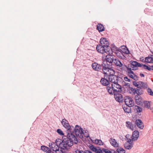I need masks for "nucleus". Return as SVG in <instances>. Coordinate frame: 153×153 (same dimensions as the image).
I'll return each instance as SVG.
<instances>
[{
  "instance_id": "nucleus-1",
  "label": "nucleus",
  "mask_w": 153,
  "mask_h": 153,
  "mask_svg": "<svg viewBox=\"0 0 153 153\" xmlns=\"http://www.w3.org/2000/svg\"><path fill=\"white\" fill-rule=\"evenodd\" d=\"M61 123L63 126L67 129L66 138L69 142H71V146L74 143L76 144L78 143L76 136L80 138H83L84 133L82 129L80 126L76 125L74 128L73 126H70L68 121L65 119H62Z\"/></svg>"
},
{
  "instance_id": "nucleus-2",
  "label": "nucleus",
  "mask_w": 153,
  "mask_h": 153,
  "mask_svg": "<svg viewBox=\"0 0 153 153\" xmlns=\"http://www.w3.org/2000/svg\"><path fill=\"white\" fill-rule=\"evenodd\" d=\"M115 62H114V57L112 54H108L105 57L102 64V71L103 73L109 72L110 74L109 77L110 82L115 84V80L114 76L115 74V71L114 68L111 66L114 65Z\"/></svg>"
},
{
  "instance_id": "nucleus-3",
  "label": "nucleus",
  "mask_w": 153,
  "mask_h": 153,
  "mask_svg": "<svg viewBox=\"0 0 153 153\" xmlns=\"http://www.w3.org/2000/svg\"><path fill=\"white\" fill-rule=\"evenodd\" d=\"M71 142L68 141L66 138H64L63 140L58 139L56 140L55 143H52L49 145L50 148L56 153H65V150L68 149L69 147L71 146Z\"/></svg>"
},
{
  "instance_id": "nucleus-4",
  "label": "nucleus",
  "mask_w": 153,
  "mask_h": 153,
  "mask_svg": "<svg viewBox=\"0 0 153 153\" xmlns=\"http://www.w3.org/2000/svg\"><path fill=\"white\" fill-rule=\"evenodd\" d=\"M96 50L98 52L102 54L106 53L107 54H112L113 53V50L111 47H108L100 44L97 45Z\"/></svg>"
},
{
  "instance_id": "nucleus-5",
  "label": "nucleus",
  "mask_w": 153,
  "mask_h": 153,
  "mask_svg": "<svg viewBox=\"0 0 153 153\" xmlns=\"http://www.w3.org/2000/svg\"><path fill=\"white\" fill-rule=\"evenodd\" d=\"M88 147L91 150L95 152V153H111V151L108 149L103 148L101 149L100 147H95L91 144H90Z\"/></svg>"
},
{
  "instance_id": "nucleus-6",
  "label": "nucleus",
  "mask_w": 153,
  "mask_h": 153,
  "mask_svg": "<svg viewBox=\"0 0 153 153\" xmlns=\"http://www.w3.org/2000/svg\"><path fill=\"white\" fill-rule=\"evenodd\" d=\"M104 77L102 78L100 80L101 83L104 86H106L108 85L109 84V82L108 80L107 79V78L109 77L110 74H109V72H106V73H104ZM109 81L110 82L108 79Z\"/></svg>"
},
{
  "instance_id": "nucleus-7",
  "label": "nucleus",
  "mask_w": 153,
  "mask_h": 153,
  "mask_svg": "<svg viewBox=\"0 0 153 153\" xmlns=\"http://www.w3.org/2000/svg\"><path fill=\"white\" fill-rule=\"evenodd\" d=\"M124 102L126 105L129 106H133L134 105V101L132 99L128 96L125 97L124 98Z\"/></svg>"
},
{
  "instance_id": "nucleus-8",
  "label": "nucleus",
  "mask_w": 153,
  "mask_h": 153,
  "mask_svg": "<svg viewBox=\"0 0 153 153\" xmlns=\"http://www.w3.org/2000/svg\"><path fill=\"white\" fill-rule=\"evenodd\" d=\"M115 54L119 58L123 59H125L126 57L124 55L123 53L122 50L119 49L115 46Z\"/></svg>"
},
{
  "instance_id": "nucleus-9",
  "label": "nucleus",
  "mask_w": 153,
  "mask_h": 153,
  "mask_svg": "<svg viewBox=\"0 0 153 153\" xmlns=\"http://www.w3.org/2000/svg\"><path fill=\"white\" fill-rule=\"evenodd\" d=\"M127 70V75L129 77L135 80H137L138 79V77L134 74V72L131 70V68H128Z\"/></svg>"
},
{
  "instance_id": "nucleus-10",
  "label": "nucleus",
  "mask_w": 153,
  "mask_h": 153,
  "mask_svg": "<svg viewBox=\"0 0 153 153\" xmlns=\"http://www.w3.org/2000/svg\"><path fill=\"white\" fill-rule=\"evenodd\" d=\"M132 82L134 85L137 87V88H141V90L142 88H144L147 86L146 84L142 82H139V84H137L134 81H133Z\"/></svg>"
},
{
  "instance_id": "nucleus-11",
  "label": "nucleus",
  "mask_w": 153,
  "mask_h": 153,
  "mask_svg": "<svg viewBox=\"0 0 153 153\" xmlns=\"http://www.w3.org/2000/svg\"><path fill=\"white\" fill-rule=\"evenodd\" d=\"M129 90H130L133 93L135 94H137V95H141L142 94V91L141 90V88H137L135 89L132 87H129Z\"/></svg>"
},
{
  "instance_id": "nucleus-12",
  "label": "nucleus",
  "mask_w": 153,
  "mask_h": 153,
  "mask_svg": "<svg viewBox=\"0 0 153 153\" xmlns=\"http://www.w3.org/2000/svg\"><path fill=\"white\" fill-rule=\"evenodd\" d=\"M92 67L94 70L98 71L102 69V66L96 62H94L92 64Z\"/></svg>"
},
{
  "instance_id": "nucleus-13",
  "label": "nucleus",
  "mask_w": 153,
  "mask_h": 153,
  "mask_svg": "<svg viewBox=\"0 0 153 153\" xmlns=\"http://www.w3.org/2000/svg\"><path fill=\"white\" fill-rule=\"evenodd\" d=\"M100 44L102 45H104L108 47H109V43L107 39L104 38H102L100 40Z\"/></svg>"
},
{
  "instance_id": "nucleus-14",
  "label": "nucleus",
  "mask_w": 153,
  "mask_h": 153,
  "mask_svg": "<svg viewBox=\"0 0 153 153\" xmlns=\"http://www.w3.org/2000/svg\"><path fill=\"white\" fill-rule=\"evenodd\" d=\"M135 124L139 128L142 129L144 127V125L142 121L139 119L136 120Z\"/></svg>"
},
{
  "instance_id": "nucleus-15",
  "label": "nucleus",
  "mask_w": 153,
  "mask_h": 153,
  "mask_svg": "<svg viewBox=\"0 0 153 153\" xmlns=\"http://www.w3.org/2000/svg\"><path fill=\"white\" fill-rule=\"evenodd\" d=\"M139 131L137 130H135L132 133L131 136L132 138L133 139L134 141L137 140L139 137Z\"/></svg>"
},
{
  "instance_id": "nucleus-16",
  "label": "nucleus",
  "mask_w": 153,
  "mask_h": 153,
  "mask_svg": "<svg viewBox=\"0 0 153 153\" xmlns=\"http://www.w3.org/2000/svg\"><path fill=\"white\" fill-rule=\"evenodd\" d=\"M123 98L122 95L120 94L115 93V100L119 102H121L123 101Z\"/></svg>"
},
{
  "instance_id": "nucleus-17",
  "label": "nucleus",
  "mask_w": 153,
  "mask_h": 153,
  "mask_svg": "<svg viewBox=\"0 0 153 153\" xmlns=\"http://www.w3.org/2000/svg\"><path fill=\"white\" fill-rule=\"evenodd\" d=\"M135 100L137 104L138 105H140L142 102V98L139 95L135 96Z\"/></svg>"
},
{
  "instance_id": "nucleus-18",
  "label": "nucleus",
  "mask_w": 153,
  "mask_h": 153,
  "mask_svg": "<svg viewBox=\"0 0 153 153\" xmlns=\"http://www.w3.org/2000/svg\"><path fill=\"white\" fill-rule=\"evenodd\" d=\"M107 90H108V92L110 94L114 95V98H115V89L113 86V85L112 84L111 87H107Z\"/></svg>"
},
{
  "instance_id": "nucleus-19",
  "label": "nucleus",
  "mask_w": 153,
  "mask_h": 153,
  "mask_svg": "<svg viewBox=\"0 0 153 153\" xmlns=\"http://www.w3.org/2000/svg\"><path fill=\"white\" fill-rule=\"evenodd\" d=\"M126 126L128 128L131 129V131H133L134 130V126L133 123L129 121H127L126 122Z\"/></svg>"
},
{
  "instance_id": "nucleus-20",
  "label": "nucleus",
  "mask_w": 153,
  "mask_h": 153,
  "mask_svg": "<svg viewBox=\"0 0 153 153\" xmlns=\"http://www.w3.org/2000/svg\"><path fill=\"white\" fill-rule=\"evenodd\" d=\"M97 29L100 32L104 31L105 28L103 25L101 24H98L97 25Z\"/></svg>"
},
{
  "instance_id": "nucleus-21",
  "label": "nucleus",
  "mask_w": 153,
  "mask_h": 153,
  "mask_svg": "<svg viewBox=\"0 0 153 153\" xmlns=\"http://www.w3.org/2000/svg\"><path fill=\"white\" fill-rule=\"evenodd\" d=\"M133 145V143L126 142L124 145V147L126 149L129 150L131 149L132 148Z\"/></svg>"
},
{
  "instance_id": "nucleus-22",
  "label": "nucleus",
  "mask_w": 153,
  "mask_h": 153,
  "mask_svg": "<svg viewBox=\"0 0 153 153\" xmlns=\"http://www.w3.org/2000/svg\"><path fill=\"white\" fill-rule=\"evenodd\" d=\"M115 88H116V89H115V93L116 92H121V86L118 83V82L116 83L115 82Z\"/></svg>"
},
{
  "instance_id": "nucleus-23",
  "label": "nucleus",
  "mask_w": 153,
  "mask_h": 153,
  "mask_svg": "<svg viewBox=\"0 0 153 153\" xmlns=\"http://www.w3.org/2000/svg\"><path fill=\"white\" fill-rule=\"evenodd\" d=\"M41 148L42 150L47 153H50L51 152V149L50 148L45 146H42Z\"/></svg>"
},
{
  "instance_id": "nucleus-24",
  "label": "nucleus",
  "mask_w": 153,
  "mask_h": 153,
  "mask_svg": "<svg viewBox=\"0 0 153 153\" xmlns=\"http://www.w3.org/2000/svg\"><path fill=\"white\" fill-rule=\"evenodd\" d=\"M131 107L129 106L128 105H126V106H124L123 107V108L125 112L129 113L131 112L130 108Z\"/></svg>"
},
{
  "instance_id": "nucleus-25",
  "label": "nucleus",
  "mask_w": 153,
  "mask_h": 153,
  "mask_svg": "<svg viewBox=\"0 0 153 153\" xmlns=\"http://www.w3.org/2000/svg\"><path fill=\"white\" fill-rule=\"evenodd\" d=\"M115 65L118 67V68H120L122 69V67L123 66V64L121 63L120 61L119 60L115 59Z\"/></svg>"
},
{
  "instance_id": "nucleus-26",
  "label": "nucleus",
  "mask_w": 153,
  "mask_h": 153,
  "mask_svg": "<svg viewBox=\"0 0 153 153\" xmlns=\"http://www.w3.org/2000/svg\"><path fill=\"white\" fill-rule=\"evenodd\" d=\"M122 52L124 54H128L129 53V52L128 49L125 46H122Z\"/></svg>"
},
{
  "instance_id": "nucleus-27",
  "label": "nucleus",
  "mask_w": 153,
  "mask_h": 153,
  "mask_svg": "<svg viewBox=\"0 0 153 153\" xmlns=\"http://www.w3.org/2000/svg\"><path fill=\"white\" fill-rule=\"evenodd\" d=\"M117 152H115V153H125V150L122 147L118 148L116 149Z\"/></svg>"
},
{
  "instance_id": "nucleus-28",
  "label": "nucleus",
  "mask_w": 153,
  "mask_h": 153,
  "mask_svg": "<svg viewBox=\"0 0 153 153\" xmlns=\"http://www.w3.org/2000/svg\"><path fill=\"white\" fill-rule=\"evenodd\" d=\"M143 104L144 107L149 108L150 107V102L149 101H144L143 102Z\"/></svg>"
},
{
  "instance_id": "nucleus-29",
  "label": "nucleus",
  "mask_w": 153,
  "mask_h": 153,
  "mask_svg": "<svg viewBox=\"0 0 153 153\" xmlns=\"http://www.w3.org/2000/svg\"><path fill=\"white\" fill-rule=\"evenodd\" d=\"M146 62L149 63H151L153 62V58L152 57H148L145 58Z\"/></svg>"
},
{
  "instance_id": "nucleus-30",
  "label": "nucleus",
  "mask_w": 153,
  "mask_h": 153,
  "mask_svg": "<svg viewBox=\"0 0 153 153\" xmlns=\"http://www.w3.org/2000/svg\"><path fill=\"white\" fill-rule=\"evenodd\" d=\"M129 136L130 135L128 134L126 135V137L127 138V141L126 142H128V143H133V141H134V140L132 138V139H131L128 138L129 137Z\"/></svg>"
},
{
  "instance_id": "nucleus-31",
  "label": "nucleus",
  "mask_w": 153,
  "mask_h": 153,
  "mask_svg": "<svg viewBox=\"0 0 153 153\" xmlns=\"http://www.w3.org/2000/svg\"><path fill=\"white\" fill-rule=\"evenodd\" d=\"M96 144L98 145H103V143L102 142V140H100L96 139L94 141V142Z\"/></svg>"
},
{
  "instance_id": "nucleus-32",
  "label": "nucleus",
  "mask_w": 153,
  "mask_h": 153,
  "mask_svg": "<svg viewBox=\"0 0 153 153\" xmlns=\"http://www.w3.org/2000/svg\"><path fill=\"white\" fill-rule=\"evenodd\" d=\"M135 109L137 112H140L142 111V108L136 105L135 106Z\"/></svg>"
},
{
  "instance_id": "nucleus-33",
  "label": "nucleus",
  "mask_w": 153,
  "mask_h": 153,
  "mask_svg": "<svg viewBox=\"0 0 153 153\" xmlns=\"http://www.w3.org/2000/svg\"><path fill=\"white\" fill-rule=\"evenodd\" d=\"M56 131L58 133L59 135H61V136H63L64 135V133L60 129H57Z\"/></svg>"
},
{
  "instance_id": "nucleus-34",
  "label": "nucleus",
  "mask_w": 153,
  "mask_h": 153,
  "mask_svg": "<svg viewBox=\"0 0 153 153\" xmlns=\"http://www.w3.org/2000/svg\"><path fill=\"white\" fill-rule=\"evenodd\" d=\"M148 93L150 95L153 96V92L152 90L150 88H149L147 90Z\"/></svg>"
},
{
  "instance_id": "nucleus-35",
  "label": "nucleus",
  "mask_w": 153,
  "mask_h": 153,
  "mask_svg": "<svg viewBox=\"0 0 153 153\" xmlns=\"http://www.w3.org/2000/svg\"><path fill=\"white\" fill-rule=\"evenodd\" d=\"M110 142L111 144L114 147H115V139L111 138Z\"/></svg>"
},
{
  "instance_id": "nucleus-36",
  "label": "nucleus",
  "mask_w": 153,
  "mask_h": 153,
  "mask_svg": "<svg viewBox=\"0 0 153 153\" xmlns=\"http://www.w3.org/2000/svg\"><path fill=\"white\" fill-rule=\"evenodd\" d=\"M143 68L149 71L151 70L150 67H149L143 64Z\"/></svg>"
},
{
  "instance_id": "nucleus-37",
  "label": "nucleus",
  "mask_w": 153,
  "mask_h": 153,
  "mask_svg": "<svg viewBox=\"0 0 153 153\" xmlns=\"http://www.w3.org/2000/svg\"><path fill=\"white\" fill-rule=\"evenodd\" d=\"M137 62L135 61H132L131 63V65L133 66V67H136Z\"/></svg>"
},
{
  "instance_id": "nucleus-38",
  "label": "nucleus",
  "mask_w": 153,
  "mask_h": 153,
  "mask_svg": "<svg viewBox=\"0 0 153 153\" xmlns=\"http://www.w3.org/2000/svg\"><path fill=\"white\" fill-rule=\"evenodd\" d=\"M143 64H141L140 63L137 62L136 67H142L143 66Z\"/></svg>"
},
{
  "instance_id": "nucleus-39",
  "label": "nucleus",
  "mask_w": 153,
  "mask_h": 153,
  "mask_svg": "<svg viewBox=\"0 0 153 153\" xmlns=\"http://www.w3.org/2000/svg\"><path fill=\"white\" fill-rule=\"evenodd\" d=\"M124 80L126 81L130 82V79H129L127 76L124 77Z\"/></svg>"
},
{
  "instance_id": "nucleus-40",
  "label": "nucleus",
  "mask_w": 153,
  "mask_h": 153,
  "mask_svg": "<svg viewBox=\"0 0 153 153\" xmlns=\"http://www.w3.org/2000/svg\"><path fill=\"white\" fill-rule=\"evenodd\" d=\"M85 153H93L91 152L89 150H85Z\"/></svg>"
},
{
  "instance_id": "nucleus-41",
  "label": "nucleus",
  "mask_w": 153,
  "mask_h": 153,
  "mask_svg": "<svg viewBox=\"0 0 153 153\" xmlns=\"http://www.w3.org/2000/svg\"><path fill=\"white\" fill-rule=\"evenodd\" d=\"M125 86H127L128 87H129L130 86V84L129 83H127L125 84Z\"/></svg>"
},
{
  "instance_id": "nucleus-42",
  "label": "nucleus",
  "mask_w": 153,
  "mask_h": 153,
  "mask_svg": "<svg viewBox=\"0 0 153 153\" xmlns=\"http://www.w3.org/2000/svg\"><path fill=\"white\" fill-rule=\"evenodd\" d=\"M118 146V144L115 141V148L117 147L119 148Z\"/></svg>"
},
{
  "instance_id": "nucleus-43",
  "label": "nucleus",
  "mask_w": 153,
  "mask_h": 153,
  "mask_svg": "<svg viewBox=\"0 0 153 153\" xmlns=\"http://www.w3.org/2000/svg\"><path fill=\"white\" fill-rule=\"evenodd\" d=\"M140 75L141 77H144V74L142 73H140Z\"/></svg>"
},
{
  "instance_id": "nucleus-44",
  "label": "nucleus",
  "mask_w": 153,
  "mask_h": 153,
  "mask_svg": "<svg viewBox=\"0 0 153 153\" xmlns=\"http://www.w3.org/2000/svg\"><path fill=\"white\" fill-rule=\"evenodd\" d=\"M83 152H84L82 150L79 151V153H83Z\"/></svg>"
},
{
  "instance_id": "nucleus-45",
  "label": "nucleus",
  "mask_w": 153,
  "mask_h": 153,
  "mask_svg": "<svg viewBox=\"0 0 153 153\" xmlns=\"http://www.w3.org/2000/svg\"><path fill=\"white\" fill-rule=\"evenodd\" d=\"M150 67L151 70H153V66H150Z\"/></svg>"
},
{
  "instance_id": "nucleus-46",
  "label": "nucleus",
  "mask_w": 153,
  "mask_h": 153,
  "mask_svg": "<svg viewBox=\"0 0 153 153\" xmlns=\"http://www.w3.org/2000/svg\"><path fill=\"white\" fill-rule=\"evenodd\" d=\"M118 77L117 76V79H116V80H117V79H118Z\"/></svg>"
},
{
  "instance_id": "nucleus-47",
  "label": "nucleus",
  "mask_w": 153,
  "mask_h": 153,
  "mask_svg": "<svg viewBox=\"0 0 153 153\" xmlns=\"http://www.w3.org/2000/svg\"><path fill=\"white\" fill-rule=\"evenodd\" d=\"M152 145L153 146V142L152 143Z\"/></svg>"
},
{
  "instance_id": "nucleus-48",
  "label": "nucleus",
  "mask_w": 153,
  "mask_h": 153,
  "mask_svg": "<svg viewBox=\"0 0 153 153\" xmlns=\"http://www.w3.org/2000/svg\"><path fill=\"white\" fill-rule=\"evenodd\" d=\"M83 153H85V151H84V152Z\"/></svg>"
},
{
  "instance_id": "nucleus-49",
  "label": "nucleus",
  "mask_w": 153,
  "mask_h": 153,
  "mask_svg": "<svg viewBox=\"0 0 153 153\" xmlns=\"http://www.w3.org/2000/svg\"><path fill=\"white\" fill-rule=\"evenodd\" d=\"M152 53L153 54V52H152Z\"/></svg>"
}]
</instances>
